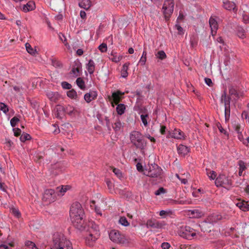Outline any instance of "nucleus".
I'll return each mask as SVG.
<instances>
[{"label":"nucleus","mask_w":249,"mask_h":249,"mask_svg":"<svg viewBox=\"0 0 249 249\" xmlns=\"http://www.w3.org/2000/svg\"><path fill=\"white\" fill-rule=\"evenodd\" d=\"M229 94L231 96H233L235 100H237L239 97V93L236 89L232 86H231L229 87Z\"/></svg>","instance_id":"nucleus-28"},{"label":"nucleus","mask_w":249,"mask_h":249,"mask_svg":"<svg viewBox=\"0 0 249 249\" xmlns=\"http://www.w3.org/2000/svg\"><path fill=\"white\" fill-rule=\"evenodd\" d=\"M98 49L102 53H105L107 51V45L106 43H103L99 46Z\"/></svg>","instance_id":"nucleus-49"},{"label":"nucleus","mask_w":249,"mask_h":249,"mask_svg":"<svg viewBox=\"0 0 249 249\" xmlns=\"http://www.w3.org/2000/svg\"><path fill=\"white\" fill-rule=\"evenodd\" d=\"M215 184L217 187L225 185L224 187L229 190L232 186V181L225 175H219L215 179Z\"/></svg>","instance_id":"nucleus-7"},{"label":"nucleus","mask_w":249,"mask_h":249,"mask_svg":"<svg viewBox=\"0 0 249 249\" xmlns=\"http://www.w3.org/2000/svg\"><path fill=\"white\" fill-rule=\"evenodd\" d=\"M52 65L56 68L61 69L63 67V64L55 58H51Z\"/></svg>","instance_id":"nucleus-32"},{"label":"nucleus","mask_w":249,"mask_h":249,"mask_svg":"<svg viewBox=\"0 0 249 249\" xmlns=\"http://www.w3.org/2000/svg\"><path fill=\"white\" fill-rule=\"evenodd\" d=\"M223 7L227 10H232L234 13H236L237 8H236L235 3L233 2L230 1L229 0L223 2Z\"/></svg>","instance_id":"nucleus-18"},{"label":"nucleus","mask_w":249,"mask_h":249,"mask_svg":"<svg viewBox=\"0 0 249 249\" xmlns=\"http://www.w3.org/2000/svg\"><path fill=\"white\" fill-rule=\"evenodd\" d=\"M51 249H72V247L71 242L63 235L55 234Z\"/></svg>","instance_id":"nucleus-3"},{"label":"nucleus","mask_w":249,"mask_h":249,"mask_svg":"<svg viewBox=\"0 0 249 249\" xmlns=\"http://www.w3.org/2000/svg\"><path fill=\"white\" fill-rule=\"evenodd\" d=\"M68 186H62L61 188L59 191L61 194L60 195H63V194L68 190Z\"/></svg>","instance_id":"nucleus-59"},{"label":"nucleus","mask_w":249,"mask_h":249,"mask_svg":"<svg viewBox=\"0 0 249 249\" xmlns=\"http://www.w3.org/2000/svg\"><path fill=\"white\" fill-rule=\"evenodd\" d=\"M231 216L227 213L221 214L219 212L213 213L208 216L207 221L211 222L213 225L219 221L223 222L229 220Z\"/></svg>","instance_id":"nucleus-6"},{"label":"nucleus","mask_w":249,"mask_h":249,"mask_svg":"<svg viewBox=\"0 0 249 249\" xmlns=\"http://www.w3.org/2000/svg\"><path fill=\"white\" fill-rule=\"evenodd\" d=\"M78 5L85 10H88L91 6L90 0H79Z\"/></svg>","instance_id":"nucleus-25"},{"label":"nucleus","mask_w":249,"mask_h":249,"mask_svg":"<svg viewBox=\"0 0 249 249\" xmlns=\"http://www.w3.org/2000/svg\"><path fill=\"white\" fill-rule=\"evenodd\" d=\"M13 214L16 217H19L20 216L21 214L18 209L16 208H13L12 209Z\"/></svg>","instance_id":"nucleus-55"},{"label":"nucleus","mask_w":249,"mask_h":249,"mask_svg":"<svg viewBox=\"0 0 249 249\" xmlns=\"http://www.w3.org/2000/svg\"><path fill=\"white\" fill-rule=\"evenodd\" d=\"M125 110V106L123 104H118L116 107V111L117 113L121 115L124 113Z\"/></svg>","instance_id":"nucleus-35"},{"label":"nucleus","mask_w":249,"mask_h":249,"mask_svg":"<svg viewBox=\"0 0 249 249\" xmlns=\"http://www.w3.org/2000/svg\"><path fill=\"white\" fill-rule=\"evenodd\" d=\"M146 61V57H141L140 60L139 61V63L141 65L143 66L145 65Z\"/></svg>","instance_id":"nucleus-64"},{"label":"nucleus","mask_w":249,"mask_h":249,"mask_svg":"<svg viewBox=\"0 0 249 249\" xmlns=\"http://www.w3.org/2000/svg\"><path fill=\"white\" fill-rule=\"evenodd\" d=\"M109 237L113 243L124 247H131L133 242L131 239L116 230H112L109 233Z\"/></svg>","instance_id":"nucleus-2"},{"label":"nucleus","mask_w":249,"mask_h":249,"mask_svg":"<svg viewBox=\"0 0 249 249\" xmlns=\"http://www.w3.org/2000/svg\"><path fill=\"white\" fill-rule=\"evenodd\" d=\"M237 35L241 38H244L246 37L245 31L243 28H239L237 31Z\"/></svg>","instance_id":"nucleus-40"},{"label":"nucleus","mask_w":249,"mask_h":249,"mask_svg":"<svg viewBox=\"0 0 249 249\" xmlns=\"http://www.w3.org/2000/svg\"><path fill=\"white\" fill-rule=\"evenodd\" d=\"M25 245L29 248H31L32 249L36 247V244L34 242L30 241H26L25 242Z\"/></svg>","instance_id":"nucleus-58"},{"label":"nucleus","mask_w":249,"mask_h":249,"mask_svg":"<svg viewBox=\"0 0 249 249\" xmlns=\"http://www.w3.org/2000/svg\"><path fill=\"white\" fill-rule=\"evenodd\" d=\"M113 172L118 178H121L122 176L121 171L117 168H114L113 169Z\"/></svg>","instance_id":"nucleus-57"},{"label":"nucleus","mask_w":249,"mask_h":249,"mask_svg":"<svg viewBox=\"0 0 249 249\" xmlns=\"http://www.w3.org/2000/svg\"><path fill=\"white\" fill-rule=\"evenodd\" d=\"M178 154L183 156L187 155L190 152V148L183 144H179L177 147Z\"/></svg>","instance_id":"nucleus-22"},{"label":"nucleus","mask_w":249,"mask_h":249,"mask_svg":"<svg viewBox=\"0 0 249 249\" xmlns=\"http://www.w3.org/2000/svg\"><path fill=\"white\" fill-rule=\"evenodd\" d=\"M209 24L211 29V32L213 36L216 34L218 28V25L216 19L213 17L209 19Z\"/></svg>","instance_id":"nucleus-17"},{"label":"nucleus","mask_w":249,"mask_h":249,"mask_svg":"<svg viewBox=\"0 0 249 249\" xmlns=\"http://www.w3.org/2000/svg\"><path fill=\"white\" fill-rule=\"evenodd\" d=\"M165 225L164 222H160L156 220L149 219L146 222V226L148 228L159 229L162 228Z\"/></svg>","instance_id":"nucleus-13"},{"label":"nucleus","mask_w":249,"mask_h":249,"mask_svg":"<svg viewBox=\"0 0 249 249\" xmlns=\"http://www.w3.org/2000/svg\"><path fill=\"white\" fill-rule=\"evenodd\" d=\"M35 7V3L33 1H30L27 3L26 4L24 5L23 11L25 12H27L34 10Z\"/></svg>","instance_id":"nucleus-27"},{"label":"nucleus","mask_w":249,"mask_h":249,"mask_svg":"<svg viewBox=\"0 0 249 249\" xmlns=\"http://www.w3.org/2000/svg\"><path fill=\"white\" fill-rule=\"evenodd\" d=\"M243 21L246 24L249 23V16L246 14H244L243 15Z\"/></svg>","instance_id":"nucleus-61"},{"label":"nucleus","mask_w":249,"mask_h":249,"mask_svg":"<svg viewBox=\"0 0 249 249\" xmlns=\"http://www.w3.org/2000/svg\"><path fill=\"white\" fill-rule=\"evenodd\" d=\"M61 86L63 89H70L71 88V85L66 81L61 83Z\"/></svg>","instance_id":"nucleus-51"},{"label":"nucleus","mask_w":249,"mask_h":249,"mask_svg":"<svg viewBox=\"0 0 249 249\" xmlns=\"http://www.w3.org/2000/svg\"><path fill=\"white\" fill-rule=\"evenodd\" d=\"M231 97L230 96H227L226 92L225 90L223 93L221 95V101L224 102L225 107H230V102Z\"/></svg>","instance_id":"nucleus-26"},{"label":"nucleus","mask_w":249,"mask_h":249,"mask_svg":"<svg viewBox=\"0 0 249 249\" xmlns=\"http://www.w3.org/2000/svg\"><path fill=\"white\" fill-rule=\"evenodd\" d=\"M13 131L14 133V135L16 137L19 136L21 132V130L19 128H13Z\"/></svg>","instance_id":"nucleus-60"},{"label":"nucleus","mask_w":249,"mask_h":249,"mask_svg":"<svg viewBox=\"0 0 249 249\" xmlns=\"http://www.w3.org/2000/svg\"><path fill=\"white\" fill-rule=\"evenodd\" d=\"M106 184L107 186L108 189L111 191L113 188V185L111 181L107 180L106 181Z\"/></svg>","instance_id":"nucleus-63"},{"label":"nucleus","mask_w":249,"mask_h":249,"mask_svg":"<svg viewBox=\"0 0 249 249\" xmlns=\"http://www.w3.org/2000/svg\"><path fill=\"white\" fill-rule=\"evenodd\" d=\"M130 140L131 142L138 149L143 150L146 146V141L139 131H132L130 134Z\"/></svg>","instance_id":"nucleus-5"},{"label":"nucleus","mask_w":249,"mask_h":249,"mask_svg":"<svg viewBox=\"0 0 249 249\" xmlns=\"http://www.w3.org/2000/svg\"><path fill=\"white\" fill-rule=\"evenodd\" d=\"M142 114L140 116L141 121L144 126L148 125V120H149V115L147 113V110L144 108L143 110L141 111Z\"/></svg>","instance_id":"nucleus-20"},{"label":"nucleus","mask_w":249,"mask_h":249,"mask_svg":"<svg viewBox=\"0 0 249 249\" xmlns=\"http://www.w3.org/2000/svg\"><path fill=\"white\" fill-rule=\"evenodd\" d=\"M183 133L179 129H175L173 132V137L177 139L183 137Z\"/></svg>","instance_id":"nucleus-37"},{"label":"nucleus","mask_w":249,"mask_h":249,"mask_svg":"<svg viewBox=\"0 0 249 249\" xmlns=\"http://www.w3.org/2000/svg\"><path fill=\"white\" fill-rule=\"evenodd\" d=\"M55 198L54 190L52 189H47L43 195L42 200L47 203H51L55 201Z\"/></svg>","instance_id":"nucleus-11"},{"label":"nucleus","mask_w":249,"mask_h":249,"mask_svg":"<svg viewBox=\"0 0 249 249\" xmlns=\"http://www.w3.org/2000/svg\"><path fill=\"white\" fill-rule=\"evenodd\" d=\"M230 117V107H225V118L226 121L229 120Z\"/></svg>","instance_id":"nucleus-46"},{"label":"nucleus","mask_w":249,"mask_h":249,"mask_svg":"<svg viewBox=\"0 0 249 249\" xmlns=\"http://www.w3.org/2000/svg\"><path fill=\"white\" fill-rule=\"evenodd\" d=\"M196 234V231L190 226H186L180 231V235L186 239H191Z\"/></svg>","instance_id":"nucleus-10"},{"label":"nucleus","mask_w":249,"mask_h":249,"mask_svg":"<svg viewBox=\"0 0 249 249\" xmlns=\"http://www.w3.org/2000/svg\"><path fill=\"white\" fill-rule=\"evenodd\" d=\"M123 125L119 119H117L116 122L112 124V127L115 132H118L121 131L123 127Z\"/></svg>","instance_id":"nucleus-29"},{"label":"nucleus","mask_w":249,"mask_h":249,"mask_svg":"<svg viewBox=\"0 0 249 249\" xmlns=\"http://www.w3.org/2000/svg\"><path fill=\"white\" fill-rule=\"evenodd\" d=\"M174 7V0H166L163 4L162 9L166 20H168L173 13Z\"/></svg>","instance_id":"nucleus-9"},{"label":"nucleus","mask_w":249,"mask_h":249,"mask_svg":"<svg viewBox=\"0 0 249 249\" xmlns=\"http://www.w3.org/2000/svg\"><path fill=\"white\" fill-rule=\"evenodd\" d=\"M31 136L29 134L23 133L21 135L20 140L22 142H25L26 141L31 140Z\"/></svg>","instance_id":"nucleus-39"},{"label":"nucleus","mask_w":249,"mask_h":249,"mask_svg":"<svg viewBox=\"0 0 249 249\" xmlns=\"http://www.w3.org/2000/svg\"><path fill=\"white\" fill-rule=\"evenodd\" d=\"M56 109V117L57 118L61 112L67 113L69 115H72L75 112V108L70 105H67L65 107L58 105Z\"/></svg>","instance_id":"nucleus-12"},{"label":"nucleus","mask_w":249,"mask_h":249,"mask_svg":"<svg viewBox=\"0 0 249 249\" xmlns=\"http://www.w3.org/2000/svg\"><path fill=\"white\" fill-rule=\"evenodd\" d=\"M95 64L93 60H89L88 63L86 65V68L89 74H93L95 71Z\"/></svg>","instance_id":"nucleus-24"},{"label":"nucleus","mask_w":249,"mask_h":249,"mask_svg":"<svg viewBox=\"0 0 249 249\" xmlns=\"http://www.w3.org/2000/svg\"><path fill=\"white\" fill-rule=\"evenodd\" d=\"M238 165L239 166V170L241 171H245L247 169L246 163L242 160H239L238 161Z\"/></svg>","instance_id":"nucleus-41"},{"label":"nucleus","mask_w":249,"mask_h":249,"mask_svg":"<svg viewBox=\"0 0 249 249\" xmlns=\"http://www.w3.org/2000/svg\"><path fill=\"white\" fill-rule=\"evenodd\" d=\"M143 174L151 178L162 179L163 171L162 168L157 164H148L143 170Z\"/></svg>","instance_id":"nucleus-4"},{"label":"nucleus","mask_w":249,"mask_h":249,"mask_svg":"<svg viewBox=\"0 0 249 249\" xmlns=\"http://www.w3.org/2000/svg\"><path fill=\"white\" fill-rule=\"evenodd\" d=\"M98 238L97 237H94L93 236H91L87 234V236L85 238L86 244L89 247L93 246Z\"/></svg>","instance_id":"nucleus-23"},{"label":"nucleus","mask_w":249,"mask_h":249,"mask_svg":"<svg viewBox=\"0 0 249 249\" xmlns=\"http://www.w3.org/2000/svg\"><path fill=\"white\" fill-rule=\"evenodd\" d=\"M175 28L178 31V34L183 35L184 34L183 29L178 24H176Z\"/></svg>","instance_id":"nucleus-56"},{"label":"nucleus","mask_w":249,"mask_h":249,"mask_svg":"<svg viewBox=\"0 0 249 249\" xmlns=\"http://www.w3.org/2000/svg\"><path fill=\"white\" fill-rule=\"evenodd\" d=\"M19 122V119L18 117L15 116L13 118H12L10 120L11 125L12 127H15L16 125Z\"/></svg>","instance_id":"nucleus-48"},{"label":"nucleus","mask_w":249,"mask_h":249,"mask_svg":"<svg viewBox=\"0 0 249 249\" xmlns=\"http://www.w3.org/2000/svg\"><path fill=\"white\" fill-rule=\"evenodd\" d=\"M189 212L190 213V215L193 218H199L203 215L202 212L197 209L190 210Z\"/></svg>","instance_id":"nucleus-31"},{"label":"nucleus","mask_w":249,"mask_h":249,"mask_svg":"<svg viewBox=\"0 0 249 249\" xmlns=\"http://www.w3.org/2000/svg\"><path fill=\"white\" fill-rule=\"evenodd\" d=\"M170 247V244L168 242H163L161 245L162 249H169Z\"/></svg>","instance_id":"nucleus-62"},{"label":"nucleus","mask_w":249,"mask_h":249,"mask_svg":"<svg viewBox=\"0 0 249 249\" xmlns=\"http://www.w3.org/2000/svg\"><path fill=\"white\" fill-rule=\"evenodd\" d=\"M84 215L81 204L78 202L72 203L70 211L71 219L73 226L80 231H83L85 228Z\"/></svg>","instance_id":"nucleus-1"},{"label":"nucleus","mask_w":249,"mask_h":249,"mask_svg":"<svg viewBox=\"0 0 249 249\" xmlns=\"http://www.w3.org/2000/svg\"><path fill=\"white\" fill-rule=\"evenodd\" d=\"M166 192V190L163 187H160L155 192V195L156 196H159L161 194H164Z\"/></svg>","instance_id":"nucleus-52"},{"label":"nucleus","mask_w":249,"mask_h":249,"mask_svg":"<svg viewBox=\"0 0 249 249\" xmlns=\"http://www.w3.org/2000/svg\"><path fill=\"white\" fill-rule=\"evenodd\" d=\"M72 68H77L82 70V64L78 59L76 60L74 62Z\"/></svg>","instance_id":"nucleus-50"},{"label":"nucleus","mask_w":249,"mask_h":249,"mask_svg":"<svg viewBox=\"0 0 249 249\" xmlns=\"http://www.w3.org/2000/svg\"><path fill=\"white\" fill-rule=\"evenodd\" d=\"M81 70L78 69L77 68H72V69L71 71V74H73L75 77H77L80 75V73L81 71Z\"/></svg>","instance_id":"nucleus-47"},{"label":"nucleus","mask_w":249,"mask_h":249,"mask_svg":"<svg viewBox=\"0 0 249 249\" xmlns=\"http://www.w3.org/2000/svg\"><path fill=\"white\" fill-rule=\"evenodd\" d=\"M242 117L246 120V122L249 123V114L247 111H244L242 114Z\"/></svg>","instance_id":"nucleus-54"},{"label":"nucleus","mask_w":249,"mask_h":249,"mask_svg":"<svg viewBox=\"0 0 249 249\" xmlns=\"http://www.w3.org/2000/svg\"><path fill=\"white\" fill-rule=\"evenodd\" d=\"M130 65L129 62H126L124 63L122 67L121 70V76L123 78H126L128 76L127 70L128 69V67Z\"/></svg>","instance_id":"nucleus-30"},{"label":"nucleus","mask_w":249,"mask_h":249,"mask_svg":"<svg viewBox=\"0 0 249 249\" xmlns=\"http://www.w3.org/2000/svg\"><path fill=\"white\" fill-rule=\"evenodd\" d=\"M76 83L77 85L81 89L85 90L86 89L85 82L81 77L77 78Z\"/></svg>","instance_id":"nucleus-34"},{"label":"nucleus","mask_w":249,"mask_h":249,"mask_svg":"<svg viewBox=\"0 0 249 249\" xmlns=\"http://www.w3.org/2000/svg\"><path fill=\"white\" fill-rule=\"evenodd\" d=\"M111 57H109L110 60H111L112 62L117 63L119 62L122 59V56L121 55L118 56L116 54V53H115L113 52H111L110 54Z\"/></svg>","instance_id":"nucleus-33"},{"label":"nucleus","mask_w":249,"mask_h":249,"mask_svg":"<svg viewBox=\"0 0 249 249\" xmlns=\"http://www.w3.org/2000/svg\"><path fill=\"white\" fill-rule=\"evenodd\" d=\"M86 230L87 234L90 236L99 238L100 235L99 227L93 222H89L86 227L85 225V228L83 230Z\"/></svg>","instance_id":"nucleus-8"},{"label":"nucleus","mask_w":249,"mask_h":249,"mask_svg":"<svg viewBox=\"0 0 249 249\" xmlns=\"http://www.w3.org/2000/svg\"><path fill=\"white\" fill-rule=\"evenodd\" d=\"M157 57L161 60H163L166 57V54L163 51H160L156 54Z\"/></svg>","instance_id":"nucleus-43"},{"label":"nucleus","mask_w":249,"mask_h":249,"mask_svg":"<svg viewBox=\"0 0 249 249\" xmlns=\"http://www.w3.org/2000/svg\"><path fill=\"white\" fill-rule=\"evenodd\" d=\"M67 96L73 99H77V94L76 91L74 89H71L67 92Z\"/></svg>","instance_id":"nucleus-36"},{"label":"nucleus","mask_w":249,"mask_h":249,"mask_svg":"<svg viewBox=\"0 0 249 249\" xmlns=\"http://www.w3.org/2000/svg\"><path fill=\"white\" fill-rule=\"evenodd\" d=\"M0 110H1L5 114L7 113L9 111L8 106L4 103L0 102Z\"/></svg>","instance_id":"nucleus-44"},{"label":"nucleus","mask_w":249,"mask_h":249,"mask_svg":"<svg viewBox=\"0 0 249 249\" xmlns=\"http://www.w3.org/2000/svg\"><path fill=\"white\" fill-rule=\"evenodd\" d=\"M236 206L243 212L249 211V201L239 199L236 203Z\"/></svg>","instance_id":"nucleus-15"},{"label":"nucleus","mask_w":249,"mask_h":249,"mask_svg":"<svg viewBox=\"0 0 249 249\" xmlns=\"http://www.w3.org/2000/svg\"><path fill=\"white\" fill-rule=\"evenodd\" d=\"M217 127L219 130V131L220 132V133H223L226 136H228L229 134L228 133V132L226 131V130H225L222 126V125H221L220 124H217Z\"/></svg>","instance_id":"nucleus-53"},{"label":"nucleus","mask_w":249,"mask_h":249,"mask_svg":"<svg viewBox=\"0 0 249 249\" xmlns=\"http://www.w3.org/2000/svg\"><path fill=\"white\" fill-rule=\"evenodd\" d=\"M119 223L124 226H127L129 225L127 219L125 217H121L119 219Z\"/></svg>","instance_id":"nucleus-45"},{"label":"nucleus","mask_w":249,"mask_h":249,"mask_svg":"<svg viewBox=\"0 0 249 249\" xmlns=\"http://www.w3.org/2000/svg\"><path fill=\"white\" fill-rule=\"evenodd\" d=\"M46 95L52 102L56 103L60 98V95L57 92L49 91L47 92Z\"/></svg>","instance_id":"nucleus-19"},{"label":"nucleus","mask_w":249,"mask_h":249,"mask_svg":"<svg viewBox=\"0 0 249 249\" xmlns=\"http://www.w3.org/2000/svg\"><path fill=\"white\" fill-rule=\"evenodd\" d=\"M26 49L28 53H29L31 54L34 55L36 53V50H34L32 47H31V45L29 43H26L25 44Z\"/></svg>","instance_id":"nucleus-42"},{"label":"nucleus","mask_w":249,"mask_h":249,"mask_svg":"<svg viewBox=\"0 0 249 249\" xmlns=\"http://www.w3.org/2000/svg\"><path fill=\"white\" fill-rule=\"evenodd\" d=\"M206 173L209 178L212 180L214 179L216 177V174L214 171H211L210 169H206Z\"/></svg>","instance_id":"nucleus-38"},{"label":"nucleus","mask_w":249,"mask_h":249,"mask_svg":"<svg viewBox=\"0 0 249 249\" xmlns=\"http://www.w3.org/2000/svg\"><path fill=\"white\" fill-rule=\"evenodd\" d=\"M124 94V92H122L120 90H117L112 93L111 99L114 103L118 104L121 100V96Z\"/></svg>","instance_id":"nucleus-21"},{"label":"nucleus","mask_w":249,"mask_h":249,"mask_svg":"<svg viewBox=\"0 0 249 249\" xmlns=\"http://www.w3.org/2000/svg\"><path fill=\"white\" fill-rule=\"evenodd\" d=\"M199 226L201 231L204 232H211L213 226L211 222L207 221V219L201 222Z\"/></svg>","instance_id":"nucleus-14"},{"label":"nucleus","mask_w":249,"mask_h":249,"mask_svg":"<svg viewBox=\"0 0 249 249\" xmlns=\"http://www.w3.org/2000/svg\"><path fill=\"white\" fill-rule=\"evenodd\" d=\"M98 94L97 91L94 90H90L89 93L84 95V99L88 103H90L91 101L97 98Z\"/></svg>","instance_id":"nucleus-16"}]
</instances>
